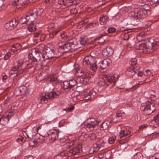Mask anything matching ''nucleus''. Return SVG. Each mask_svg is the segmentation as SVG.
I'll return each mask as SVG.
<instances>
[{
	"label": "nucleus",
	"instance_id": "1",
	"mask_svg": "<svg viewBox=\"0 0 159 159\" xmlns=\"http://www.w3.org/2000/svg\"><path fill=\"white\" fill-rule=\"evenodd\" d=\"M30 58L29 61H31V63L33 65V66L24 70L23 66V63L22 62L21 63L18 62L16 66L11 68L10 71L11 76L15 78L18 76L19 75L23 73L25 71L28 72L29 74L34 72L35 70L34 66L37 64V61H40L42 64H43L46 60L55 58L54 54L52 50L47 52L46 54H39V53L37 54L36 53V50L34 49L31 50V53L30 54ZM15 78H14V79Z\"/></svg>",
	"mask_w": 159,
	"mask_h": 159
},
{
	"label": "nucleus",
	"instance_id": "2",
	"mask_svg": "<svg viewBox=\"0 0 159 159\" xmlns=\"http://www.w3.org/2000/svg\"><path fill=\"white\" fill-rule=\"evenodd\" d=\"M118 75L115 77L113 75L106 76L103 78H99L98 79V84L101 87L104 88L107 86L113 87L115 84L116 81L118 80Z\"/></svg>",
	"mask_w": 159,
	"mask_h": 159
},
{
	"label": "nucleus",
	"instance_id": "3",
	"mask_svg": "<svg viewBox=\"0 0 159 159\" xmlns=\"http://www.w3.org/2000/svg\"><path fill=\"white\" fill-rule=\"evenodd\" d=\"M151 13L150 10H146L144 8H142L140 9L136 12H131V14L133 20L137 23H138L145 17L146 15H150Z\"/></svg>",
	"mask_w": 159,
	"mask_h": 159
},
{
	"label": "nucleus",
	"instance_id": "4",
	"mask_svg": "<svg viewBox=\"0 0 159 159\" xmlns=\"http://www.w3.org/2000/svg\"><path fill=\"white\" fill-rule=\"evenodd\" d=\"M60 47L62 48V52L64 53L74 52L80 48L79 45L78 44L77 40L75 39L71 40L70 42L65 44Z\"/></svg>",
	"mask_w": 159,
	"mask_h": 159
},
{
	"label": "nucleus",
	"instance_id": "5",
	"mask_svg": "<svg viewBox=\"0 0 159 159\" xmlns=\"http://www.w3.org/2000/svg\"><path fill=\"white\" fill-rule=\"evenodd\" d=\"M155 105L154 101L150 100L147 101L145 104L141 107L140 109L144 115H149L155 110Z\"/></svg>",
	"mask_w": 159,
	"mask_h": 159
},
{
	"label": "nucleus",
	"instance_id": "6",
	"mask_svg": "<svg viewBox=\"0 0 159 159\" xmlns=\"http://www.w3.org/2000/svg\"><path fill=\"white\" fill-rule=\"evenodd\" d=\"M130 64L131 66L127 69L126 73L129 76L132 77L135 73L139 71L140 68L138 66H135L137 64V60L135 58L131 59Z\"/></svg>",
	"mask_w": 159,
	"mask_h": 159
},
{
	"label": "nucleus",
	"instance_id": "7",
	"mask_svg": "<svg viewBox=\"0 0 159 159\" xmlns=\"http://www.w3.org/2000/svg\"><path fill=\"white\" fill-rule=\"evenodd\" d=\"M61 92L60 91H52L50 93H48L45 94L44 96L43 95L41 99V102H45L48 99L52 100L54 98L58 96L60 94Z\"/></svg>",
	"mask_w": 159,
	"mask_h": 159
},
{
	"label": "nucleus",
	"instance_id": "8",
	"mask_svg": "<svg viewBox=\"0 0 159 159\" xmlns=\"http://www.w3.org/2000/svg\"><path fill=\"white\" fill-rule=\"evenodd\" d=\"M99 123L95 119H92L85 124L84 127L87 131L90 132L97 129Z\"/></svg>",
	"mask_w": 159,
	"mask_h": 159
},
{
	"label": "nucleus",
	"instance_id": "9",
	"mask_svg": "<svg viewBox=\"0 0 159 159\" xmlns=\"http://www.w3.org/2000/svg\"><path fill=\"white\" fill-rule=\"evenodd\" d=\"M75 74L78 77H82V78L83 79V81L85 82L88 81L93 77L91 74L88 72H85L84 71L80 69L77 70Z\"/></svg>",
	"mask_w": 159,
	"mask_h": 159
},
{
	"label": "nucleus",
	"instance_id": "10",
	"mask_svg": "<svg viewBox=\"0 0 159 159\" xmlns=\"http://www.w3.org/2000/svg\"><path fill=\"white\" fill-rule=\"evenodd\" d=\"M28 93L27 87L25 86H21L15 89L14 94L16 96L21 95H27Z\"/></svg>",
	"mask_w": 159,
	"mask_h": 159
},
{
	"label": "nucleus",
	"instance_id": "11",
	"mask_svg": "<svg viewBox=\"0 0 159 159\" xmlns=\"http://www.w3.org/2000/svg\"><path fill=\"white\" fill-rule=\"evenodd\" d=\"M18 23L16 19H11L5 24L4 29L6 31L11 30L17 26Z\"/></svg>",
	"mask_w": 159,
	"mask_h": 159
},
{
	"label": "nucleus",
	"instance_id": "12",
	"mask_svg": "<svg viewBox=\"0 0 159 159\" xmlns=\"http://www.w3.org/2000/svg\"><path fill=\"white\" fill-rule=\"evenodd\" d=\"M84 61H83V68H87L89 66L90 69L93 71H95L96 70L97 66L96 64L95 61L91 60L89 61L88 62L87 61V64H85Z\"/></svg>",
	"mask_w": 159,
	"mask_h": 159
},
{
	"label": "nucleus",
	"instance_id": "13",
	"mask_svg": "<svg viewBox=\"0 0 159 159\" xmlns=\"http://www.w3.org/2000/svg\"><path fill=\"white\" fill-rule=\"evenodd\" d=\"M98 54V53L95 51H92L90 53V55L86 56L84 58L83 60L85 62L84 64H87V61L88 62L89 61H95V59L97 58Z\"/></svg>",
	"mask_w": 159,
	"mask_h": 159
},
{
	"label": "nucleus",
	"instance_id": "14",
	"mask_svg": "<svg viewBox=\"0 0 159 159\" xmlns=\"http://www.w3.org/2000/svg\"><path fill=\"white\" fill-rule=\"evenodd\" d=\"M59 134V131L55 130L52 132L50 134H48V139L50 141V142H53L58 138Z\"/></svg>",
	"mask_w": 159,
	"mask_h": 159
},
{
	"label": "nucleus",
	"instance_id": "15",
	"mask_svg": "<svg viewBox=\"0 0 159 159\" xmlns=\"http://www.w3.org/2000/svg\"><path fill=\"white\" fill-rule=\"evenodd\" d=\"M80 146L73 148L69 151V155L70 156H75L79 154L80 152Z\"/></svg>",
	"mask_w": 159,
	"mask_h": 159
},
{
	"label": "nucleus",
	"instance_id": "16",
	"mask_svg": "<svg viewBox=\"0 0 159 159\" xmlns=\"http://www.w3.org/2000/svg\"><path fill=\"white\" fill-rule=\"evenodd\" d=\"M52 50L54 53L55 58H58L63 54L60 46L58 48L53 49Z\"/></svg>",
	"mask_w": 159,
	"mask_h": 159
},
{
	"label": "nucleus",
	"instance_id": "17",
	"mask_svg": "<svg viewBox=\"0 0 159 159\" xmlns=\"http://www.w3.org/2000/svg\"><path fill=\"white\" fill-rule=\"evenodd\" d=\"M99 147L100 148V151L106 148L107 147L108 140L103 139L100 140L99 142H98Z\"/></svg>",
	"mask_w": 159,
	"mask_h": 159
},
{
	"label": "nucleus",
	"instance_id": "18",
	"mask_svg": "<svg viewBox=\"0 0 159 159\" xmlns=\"http://www.w3.org/2000/svg\"><path fill=\"white\" fill-rule=\"evenodd\" d=\"M26 19L27 20L29 23H33L35 20L37 18V15L36 14L32 13L30 14L26 15Z\"/></svg>",
	"mask_w": 159,
	"mask_h": 159
},
{
	"label": "nucleus",
	"instance_id": "19",
	"mask_svg": "<svg viewBox=\"0 0 159 159\" xmlns=\"http://www.w3.org/2000/svg\"><path fill=\"white\" fill-rule=\"evenodd\" d=\"M113 49L111 47H109L104 49L103 53L107 56H110L113 54Z\"/></svg>",
	"mask_w": 159,
	"mask_h": 159
},
{
	"label": "nucleus",
	"instance_id": "20",
	"mask_svg": "<svg viewBox=\"0 0 159 159\" xmlns=\"http://www.w3.org/2000/svg\"><path fill=\"white\" fill-rule=\"evenodd\" d=\"M146 46H147V47H146V52H152L154 50H156V48L153 46L152 43H146Z\"/></svg>",
	"mask_w": 159,
	"mask_h": 159
},
{
	"label": "nucleus",
	"instance_id": "21",
	"mask_svg": "<svg viewBox=\"0 0 159 159\" xmlns=\"http://www.w3.org/2000/svg\"><path fill=\"white\" fill-rule=\"evenodd\" d=\"M110 121L108 120H105L103 121L100 125L101 130H106L109 127L110 125Z\"/></svg>",
	"mask_w": 159,
	"mask_h": 159
},
{
	"label": "nucleus",
	"instance_id": "22",
	"mask_svg": "<svg viewBox=\"0 0 159 159\" xmlns=\"http://www.w3.org/2000/svg\"><path fill=\"white\" fill-rule=\"evenodd\" d=\"M131 133L130 131L128 129L121 130L119 133V136L120 139L123 137L128 136Z\"/></svg>",
	"mask_w": 159,
	"mask_h": 159
},
{
	"label": "nucleus",
	"instance_id": "23",
	"mask_svg": "<svg viewBox=\"0 0 159 159\" xmlns=\"http://www.w3.org/2000/svg\"><path fill=\"white\" fill-rule=\"evenodd\" d=\"M109 61V59L103 60L100 65V68L102 69H104L108 67L110 64Z\"/></svg>",
	"mask_w": 159,
	"mask_h": 159
},
{
	"label": "nucleus",
	"instance_id": "24",
	"mask_svg": "<svg viewBox=\"0 0 159 159\" xmlns=\"http://www.w3.org/2000/svg\"><path fill=\"white\" fill-rule=\"evenodd\" d=\"M83 95L85 98V100H88L90 98L91 91L89 89L85 90L83 93Z\"/></svg>",
	"mask_w": 159,
	"mask_h": 159
},
{
	"label": "nucleus",
	"instance_id": "25",
	"mask_svg": "<svg viewBox=\"0 0 159 159\" xmlns=\"http://www.w3.org/2000/svg\"><path fill=\"white\" fill-rule=\"evenodd\" d=\"M28 26V30L30 32H34L36 30V26L33 23H29Z\"/></svg>",
	"mask_w": 159,
	"mask_h": 159
},
{
	"label": "nucleus",
	"instance_id": "26",
	"mask_svg": "<svg viewBox=\"0 0 159 159\" xmlns=\"http://www.w3.org/2000/svg\"><path fill=\"white\" fill-rule=\"evenodd\" d=\"M49 81L52 82L54 84H57L59 81L57 76L54 75H52L50 76Z\"/></svg>",
	"mask_w": 159,
	"mask_h": 159
},
{
	"label": "nucleus",
	"instance_id": "27",
	"mask_svg": "<svg viewBox=\"0 0 159 159\" xmlns=\"http://www.w3.org/2000/svg\"><path fill=\"white\" fill-rule=\"evenodd\" d=\"M108 19V17L107 16L103 15L100 18L99 22L101 25H103L106 24L107 20Z\"/></svg>",
	"mask_w": 159,
	"mask_h": 159
},
{
	"label": "nucleus",
	"instance_id": "28",
	"mask_svg": "<svg viewBox=\"0 0 159 159\" xmlns=\"http://www.w3.org/2000/svg\"><path fill=\"white\" fill-rule=\"evenodd\" d=\"M125 114L124 112H122V111H118L116 113V116L115 118L117 119L116 121H120L122 119V117Z\"/></svg>",
	"mask_w": 159,
	"mask_h": 159
},
{
	"label": "nucleus",
	"instance_id": "29",
	"mask_svg": "<svg viewBox=\"0 0 159 159\" xmlns=\"http://www.w3.org/2000/svg\"><path fill=\"white\" fill-rule=\"evenodd\" d=\"M75 0H66L65 2V6L67 7L72 6L75 3Z\"/></svg>",
	"mask_w": 159,
	"mask_h": 159
},
{
	"label": "nucleus",
	"instance_id": "30",
	"mask_svg": "<svg viewBox=\"0 0 159 159\" xmlns=\"http://www.w3.org/2000/svg\"><path fill=\"white\" fill-rule=\"evenodd\" d=\"M146 44L144 43H143L142 44H140L139 45V46L137 47L138 49L142 50L143 52H146Z\"/></svg>",
	"mask_w": 159,
	"mask_h": 159
},
{
	"label": "nucleus",
	"instance_id": "31",
	"mask_svg": "<svg viewBox=\"0 0 159 159\" xmlns=\"http://www.w3.org/2000/svg\"><path fill=\"white\" fill-rule=\"evenodd\" d=\"M8 119L7 117H3L0 115V123L2 125H5L7 122V121L8 120Z\"/></svg>",
	"mask_w": 159,
	"mask_h": 159
},
{
	"label": "nucleus",
	"instance_id": "32",
	"mask_svg": "<svg viewBox=\"0 0 159 159\" xmlns=\"http://www.w3.org/2000/svg\"><path fill=\"white\" fill-rule=\"evenodd\" d=\"M143 157L142 153L140 152H138L134 155L132 159H143Z\"/></svg>",
	"mask_w": 159,
	"mask_h": 159
},
{
	"label": "nucleus",
	"instance_id": "33",
	"mask_svg": "<svg viewBox=\"0 0 159 159\" xmlns=\"http://www.w3.org/2000/svg\"><path fill=\"white\" fill-rule=\"evenodd\" d=\"M19 22L21 24H28L29 23L27 20L26 19V16H25V17H22L20 18L19 21Z\"/></svg>",
	"mask_w": 159,
	"mask_h": 159
},
{
	"label": "nucleus",
	"instance_id": "34",
	"mask_svg": "<svg viewBox=\"0 0 159 159\" xmlns=\"http://www.w3.org/2000/svg\"><path fill=\"white\" fill-rule=\"evenodd\" d=\"M80 43L82 45H85L88 42V39L86 37H81L80 38Z\"/></svg>",
	"mask_w": 159,
	"mask_h": 159
},
{
	"label": "nucleus",
	"instance_id": "35",
	"mask_svg": "<svg viewBox=\"0 0 159 159\" xmlns=\"http://www.w3.org/2000/svg\"><path fill=\"white\" fill-rule=\"evenodd\" d=\"M106 140H108V143L109 144H112L114 143L115 141L116 140V137L113 136L111 137H110Z\"/></svg>",
	"mask_w": 159,
	"mask_h": 159
},
{
	"label": "nucleus",
	"instance_id": "36",
	"mask_svg": "<svg viewBox=\"0 0 159 159\" xmlns=\"http://www.w3.org/2000/svg\"><path fill=\"white\" fill-rule=\"evenodd\" d=\"M69 81H66L63 82V88L64 90L70 89Z\"/></svg>",
	"mask_w": 159,
	"mask_h": 159
},
{
	"label": "nucleus",
	"instance_id": "37",
	"mask_svg": "<svg viewBox=\"0 0 159 159\" xmlns=\"http://www.w3.org/2000/svg\"><path fill=\"white\" fill-rule=\"evenodd\" d=\"M70 89L74 87L76 84V81L75 80H72L69 81Z\"/></svg>",
	"mask_w": 159,
	"mask_h": 159
},
{
	"label": "nucleus",
	"instance_id": "38",
	"mask_svg": "<svg viewBox=\"0 0 159 159\" xmlns=\"http://www.w3.org/2000/svg\"><path fill=\"white\" fill-rule=\"evenodd\" d=\"M111 152L109 151L106 152L104 156L105 159H111Z\"/></svg>",
	"mask_w": 159,
	"mask_h": 159
},
{
	"label": "nucleus",
	"instance_id": "39",
	"mask_svg": "<svg viewBox=\"0 0 159 159\" xmlns=\"http://www.w3.org/2000/svg\"><path fill=\"white\" fill-rule=\"evenodd\" d=\"M93 152H96L100 149L98 143L94 144L93 145Z\"/></svg>",
	"mask_w": 159,
	"mask_h": 159
},
{
	"label": "nucleus",
	"instance_id": "40",
	"mask_svg": "<svg viewBox=\"0 0 159 159\" xmlns=\"http://www.w3.org/2000/svg\"><path fill=\"white\" fill-rule=\"evenodd\" d=\"M13 47L15 49H14V53L17 52V50H19L21 48V46L19 44H16L13 45Z\"/></svg>",
	"mask_w": 159,
	"mask_h": 159
},
{
	"label": "nucleus",
	"instance_id": "41",
	"mask_svg": "<svg viewBox=\"0 0 159 159\" xmlns=\"http://www.w3.org/2000/svg\"><path fill=\"white\" fill-rule=\"evenodd\" d=\"M89 136L90 139L92 140H95L96 139L97 137L96 135V134L94 133H92L89 134Z\"/></svg>",
	"mask_w": 159,
	"mask_h": 159
},
{
	"label": "nucleus",
	"instance_id": "42",
	"mask_svg": "<svg viewBox=\"0 0 159 159\" xmlns=\"http://www.w3.org/2000/svg\"><path fill=\"white\" fill-rule=\"evenodd\" d=\"M131 136V135H130L128 138H125L123 140H121L120 141V143L121 144H123L124 143H127L129 140V137Z\"/></svg>",
	"mask_w": 159,
	"mask_h": 159
},
{
	"label": "nucleus",
	"instance_id": "43",
	"mask_svg": "<svg viewBox=\"0 0 159 159\" xmlns=\"http://www.w3.org/2000/svg\"><path fill=\"white\" fill-rule=\"evenodd\" d=\"M35 140L36 141V146H38L42 141V140L39 137H37Z\"/></svg>",
	"mask_w": 159,
	"mask_h": 159
},
{
	"label": "nucleus",
	"instance_id": "44",
	"mask_svg": "<svg viewBox=\"0 0 159 159\" xmlns=\"http://www.w3.org/2000/svg\"><path fill=\"white\" fill-rule=\"evenodd\" d=\"M36 141H35V140H31L30 141L29 144V145L31 147H34L36 146Z\"/></svg>",
	"mask_w": 159,
	"mask_h": 159
},
{
	"label": "nucleus",
	"instance_id": "45",
	"mask_svg": "<svg viewBox=\"0 0 159 159\" xmlns=\"http://www.w3.org/2000/svg\"><path fill=\"white\" fill-rule=\"evenodd\" d=\"M153 46L156 48V49L159 48V42L154 41L153 43H152Z\"/></svg>",
	"mask_w": 159,
	"mask_h": 159
},
{
	"label": "nucleus",
	"instance_id": "46",
	"mask_svg": "<svg viewBox=\"0 0 159 159\" xmlns=\"http://www.w3.org/2000/svg\"><path fill=\"white\" fill-rule=\"evenodd\" d=\"M130 36V34L129 33L125 34L124 35V39L125 40H128Z\"/></svg>",
	"mask_w": 159,
	"mask_h": 159
},
{
	"label": "nucleus",
	"instance_id": "47",
	"mask_svg": "<svg viewBox=\"0 0 159 159\" xmlns=\"http://www.w3.org/2000/svg\"><path fill=\"white\" fill-rule=\"evenodd\" d=\"M153 121H154L157 124L159 123V114H158L153 118Z\"/></svg>",
	"mask_w": 159,
	"mask_h": 159
},
{
	"label": "nucleus",
	"instance_id": "48",
	"mask_svg": "<svg viewBox=\"0 0 159 159\" xmlns=\"http://www.w3.org/2000/svg\"><path fill=\"white\" fill-rule=\"evenodd\" d=\"M11 54L10 52H7L4 57V59L6 60L9 59L11 56Z\"/></svg>",
	"mask_w": 159,
	"mask_h": 159
},
{
	"label": "nucleus",
	"instance_id": "49",
	"mask_svg": "<svg viewBox=\"0 0 159 159\" xmlns=\"http://www.w3.org/2000/svg\"><path fill=\"white\" fill-rule=\"evenodd\" d=\"M41 31L39 30L38 32H35L33 34V37L37 38L41 34Z\"/></svg>",
	"mask_w": 159,
	"mask_h": 159
},
{
	"label": "nucleus",
	"instance_id": "50",
	"mask_svg": "<svg viewBox=\"0 0 159 159\" xmlns=\"http://www.w3.org/2000/svg\"><path fill=\"white\" fill-rule=\"evenodd\" d=\"M116 31V29L114 28H109L107 30L108 33H113Z\"/></svg>",
	"mask_w": 159,
	"mask_h": 159
},
{
	"label": "nucleus",
	"instance_id": "51",
	"mask_svg": "<svg viewBox=\"0 0 159 159\" xmlns=\"http://www.w3.org/2000/svg\"><path fill=\"white\" fill-rule=\"evenodd\" d=\"M60 36L63 39H66V34L65 32H63L60 34Z\"/></svg>",
	"mask_w": 159,
	"mask_h": 159
},
{
	"label": "nucleus",
	"instance_id": "52",
	"mask_svg": "<svg viewBox=\"0 0 159 159\" xmlns=\"http://www.w3.org/2000/svg\"><path fill=\"white\" fill-rule=\"evenodd\" d=\"M147 79V78L146 80H144L143 81H141L139 82L138 84H135V85L133 86L132 88H131L130 89H132L134 87H136L137 86H138L139 85H142V84H143L144 83H146V82H145V81H146V80Z\"/></svg>",
	"mask_w": 159,
	"mask_h": 159
},
{
	"label": "nucleus",
	"instance_id": "53",
	"mask_svg": "<svg viewBox=\"0 0 159 159\" xmlns=\"http://www.w3.org/2000/svg\"><path fill=\"white\" fill-rule=\"evenodd\" d=\"M46 38V35L44 34H41L40 37L39 39V40L41 42H43L44 41Z\"/></svg>",
	"mask_w": 159,
	"mask_h": 159
},
{
	"label": "nucleus",
	"instance_id": "54",
	"mask_svg": "<svg viewBox=\"0 0 159 159\" xmlns=\"http://www.w3.org/2000/svg\"><path fill=\"white\" fill-rule=\"evenodd\" d=\"M95 89H93L92 90L91 92L90 95H91V96H90V98H91L92 97H94L96 95V93L95 91Z\"/></svg>",
	"mask_w": 159,
	"mask_h": 159
},
{
	"label": "nucleus",
	"instance_id": "55",
	"mask_svg": "<svg viewBox=\"0 0 159 159\" xmlns=\"http://www.w3.org/2000/svg\"><path fill=\"white\" fill-rule=\"evenodd\" d=\"M30 3V1L28 0L22 2V5L23 6H24V7H25V6L29 4Z\"/></svg>",
	"mask_w": 159,
	"mask_h": 159
},
{
	"label": "nucleus",
	"instance_id": "56",
	"mask_svg": "<svg viewBox=\"0 0 159 159\" xmlns=\"http://www.w3.org/2000/svg\"><path fill=\"white\" fill-rule=\"evenodd\" d=\"M61 155L62 156L65 157H66L68 156H69V152H68V153H67L66 152H61Z\"/></svg>",
	"mask_w": 159,
	"mask_h": 159
},
{
	"label": "nucleus",
	"instance_id": "57",
	"mask_svg": "<svg viewBox=\"0 0 159 159\" xmlns=\"http://www.w3.org/2000/svg\"><path fill=\"white\" fill-rule=\"evenodd\" d=\"M152 2L153 3L152 4L154 6H157L159 4V0H152Z\"/></svg>",
	"mask_w": 159,
	"mask_h": 159
},
{
	"label": "nucleus",
	"instance_id": "58",
	"mask_svg": "<svg viewBox=\"0 0 159 159\" xmlns=\"http://www.w3.org/2000/svg\"><path fill=\"white\" fill-rule=\"evenodd\" d=\"M11 101V98L10 97H7L4 102V104H7Z\"/></svg>",
	"mask_w": 159,
	"mask_h": 159
},
{
	"label": "nucleus",
	"instance_id": "59",
	"mask_svg": "<svg viewBox=\"0 0 159 159\" xmlns=\"http://www.w3.org/2000/svg\"><path fill=\"white\" fill-rule=\"evenodd\" d=\"M16 0L13 1L12 2H11V5L14 6L17 5L19 0Z\"/></svg>",
	"mask_w": 159,
	"mask_h": 159
},
{
	"label": "nucleus",
	"instance_id": "60",
	"mask_svg": "<svg viewBox=\"0 0 159 159\" xmlns=\"http://www.w3.org/2000/svg\"><path fill=\"white\" fill-rule=\"evenodd\" d=\"M70 12L71 14H75L77 13V11L75 8H73L70 10Z\"/></svg>",
	"mask_w": 159,
	"mask_h": 159
},
{
	"label": "nucleus",
	"instance_id": "61",
	"mask_svg": "<svg viewBox=\"0 0 159 159\" xmlns=\"http://www.w3.org/2000/svg\"><path fill=\"white\" fill-rule=\"evenodd\" d=\"M66 120H63L60 121L59 122V125L60 126H62L66 123Z\"/></svg>",
	"mask_w": 159,
	"mask_h": 159
},
{
	"label": "nucleus",
	"instance_id": "62",
	"mask_svg": "<svg viewBox=\"0 0 159 159\" xmlns=\"http://www.w3.org/2000/svg\"><path fill=\"white\" fill-rule=\"evenodd\" d=\"M152 156L155 159H159V153H156L154 154V156Z\"/></svg>",
	"mask_w": 159,
	"mask_h": 159
},
{
	"label": "nucleus",
	"instance_id": "63",
	"mask_svg": "<svg viewBox=\"0 0 159 159\" xmlns=\"http://www.w3.org/2000/svg\"><path fill=\"white\" fill-rule=\"evenodd\" d=\"M72 145H70L69 143L63 145V148H70V147Z\"/></svg>",
	"mask_w": 159,
	"mask_h": 159
},
{
	"label": "nucleus",
	"instance_id": "64",
	"mask_svg": "<svg viewBox=\"0 0 159 159\" xmlns=\"http://www.w3.org/2000/svg\"><path fill=\"white\" fill-rule=\"evenodd\" d=\"M151 73V71L150 70H145V72L144 73V75H147L150 74Z\"/></svg>",
	"mask_w": 159,
	"mask_h": 159
}]
</instances>
